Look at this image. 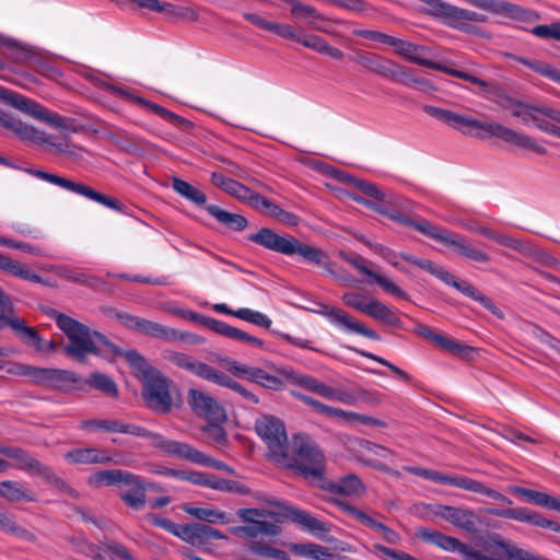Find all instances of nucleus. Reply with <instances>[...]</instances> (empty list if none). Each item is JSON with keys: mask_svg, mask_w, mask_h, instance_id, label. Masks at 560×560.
<instances>
[{"mask_svg": "<svg viewBox=\"0 0 560 560\" xmlns=\"http://www.w3.org/2000/svg\"><path fill=\"white\" fill-rule=\"evenodd\" d=\"M423 112L466 136L479 139L494 137L506 143L514 144L537 154H545L547 152L546 148L536 142L534 138L517 132L500 122L482 121L471 116L433 105H424Z\"/></svg>", "mask_w": 560, "mask_h": 560, "instance_id": "nucleus-1", "label": "nucleus"}, {"mask_svg": "<svg viewBox=\"0 0 560 560\" xmlns=\"http://www.w3.org/2000/svg\"><path fill=\"white\" fill-rule=\"evenodd\" d=\"M54 318L58 328L69 340V343L65 347L67 355L82 362L88 354H120L118 347L112 343L104 335L91 329L77 319L57 312L54 314Z\"/></svg>", "mask_w": 560, "mask_h": 560, "instance_id": "nucleus-2", "label": "nucleus"}, {"mask_svg": "<svg viewBox=\"0 0 560 560\" xmlns=\"http://www.w3.org/2000/svg\"><path fill=\"white\" fill-rule=\"evenodd\" d=\"M378 211L383 214H386L390 220L412 228L427 237L442 243L443 245L452 248L456 253L471 260L478 262L490 261V255L483 249L472 246L466 238L462 237L460 235L433 224L425 219L415 220L400 213L399 211H388L387 209H378Z\"/></svg>", "mask_w": 560, "mask_h": 560, "instance_id": "nucleus-3", "label": "nucleus"}, {"mask_svg": "<svg viewBox=\"0 0 560 560\" xmlns=\"http://www.w3.org/2000/svg\"><path fill=\"white\" fill-rule=\"evenodd\" d=\"M248 241L276 253L292 256L300 255L304 260L330 270L328 255L320 248L301 243L293 236H282L268 228L248 235Z\"/></svg>", "mask_w": 560, "mask_h": 560, "instance_id": "nucleus-4", "label": "nucleus"}, {"mask_svg": "<svg viewBox=\"0 0 560 560\" xmlns=\"http://www.w3.org/2000/svg\"><path fill=\"white\" fill-rule=\"evenodd\" d=\"M285 459L278 464L294 468L306 479H322L326 469V459L318 445L306 435H294L290 448L285 450Z\"/></svg>", "mask_w": 560, "mask_h": 560, "instance_id": "nucleus-5", "label": "nucleus"}, {"mask_svg": "<svg viewBox=\"0 0 560 560\" xmlns=\"http://www.w3.org/2000/svg\"><path fill=\"white\" fill-rule=\"evenodd\" d=\"M92 487L117 486L120 488L119 498L133 510H141L147 504V486L143 479L127 470L107 469L93 474L89 478Z\"/></svg>", "mask_w": 560, "mask_h": 560, "instance_id": "nucleus-6", "label": "nucleus"}, {"mask_svg": "<svg viewBox=\"0 0 560 560\" xmlns=\"http://www.w3.org/2000/svg\"><path fill=\"white\" fill-rule=\"evenodd\" d=\"M425 7L422 12L434 18L444 25L471 33L469 23H486L488 18L485 14L453 5L443 0H420Z\"/></svg>", "mask_w": 560, "mask_h": 560, "instance_id": "nucleus-7", "label": "nucleus"}, {"mask_svg": "<svg viewBox=\"0 0 560 560\" xmlns=\"http://www.w3.org/2000/svg\"><path fill=\"white\" fill-rule=\"evenodd\" d=\"M0 100L5 101L20 112L28 115L30 117L38 121L45 122L49 127L55 128L59 131H77V128L73 127L69 122V119H67L66 117H62L58 113L49 110L45 106L28 97H25L2 86H0Z\"/></svg>", "mask_w": 560, "mask_h": 560, "instance_id": "nucleus-8", "label": "nucleus"}, {"mask_svg": "<svg viewBox=\"0 0 560 560\" xmlns=\"http://www.w3.org/2000/svg\"><path fill=\"white\" fill-rule=\"evenodd\" d=\"M0 125L12 131L21 141L34 143L38 145L48 144L52 147L57 152L69 155L74 154V145L68 141L56 142L54 138L47 135L45 131L37 129L36 127L22 121L14 114L0 108Z\"/></svg>", "mask_w": 560, "mask_h": 560, "instance_id": "nucleus-9", "label": "nucleus"}, {"mask_svg": "<svg viewBox=\"0 0 560 560\" xmlns=\"http://www.w3.org/2000/svg\"><path fill=\"white\" fill-rule=\"evenodd\" d=\"M341 300L346 306L361 312L375 320L390 327H401L398 312L376 299L355 291H350L343 293Z\"/></svg>", "mask_w": 560, "mask_h": 560, "instance_id": "nucleus-10", "label": "nucleus"}, {"mask_svg": "<svg viewBox=\"0 0 560 560\" xmlns=\"http://www.w3.org/2000/svg\"><path fill=\"white\" fill-rule=\"evenodd\" d=\"M26 172L38 179H42L51 185L58 186L67 191L72 192V194L82 196L89 200L101 203L112 210H116V211L121 210L119 202L115 198L100 194L96 190H94L92 187H90L83 183L74 182L69 178L59 176L57 174L48 173V172H45L42 170L28 168V170H26Z\"/></svg>", "mask_w": 560, "mask_h": 560, "instance_id": "nucleus-11", "label": "nucleus"}, {"mask_svg": "<svg viewBox=\"0 0 560 560\" xmlns=\"http://www.w3.org/2000/svg\"><path fill=\"white\" fill-rule=\"evenodd\" d=\"M255 430L267 444L270 457L277 463L285 459V450L290 448L283 422L273 416H262L255 422Z\"/></svg>", "mask_w": 560, "mask_h": 560, "instance_id": "nucleus-12", "label": "nucleus"}, {"mask_svg": "<svg viewBox=\"0 0 560 560\" xmlns=\"http://www.w3.org/2000/svg\"><path fill=\"white\" fill-rule=\"evenodd\" d=\"M0 453L13 460L10 467L23 470L30 476H38L58 488L67 487L65 481L50 467L40 463L23 448L5 446L0 447Z\"/></svg>", "mask_w": 560, "mask_h": 560, "instance_id": "nucleus-13", "label": "nucleus"}, {"mask_svg": "<svg viewBox=\"0 0 560 560\" xmlns=\"http://www.w3.org/2000/svg\"><path fill=\"white\" fill-rule=\"evenodd\" d=\"M143 399L147 406L158 413H166L172 407L170 382L158 370L143 380Z\"/></svg>", "mask_w": 560, "mask_h": 560, "instance_id": "nucleus-14", "label": "nucleus"}, {"mask_svg": "<svg viewBox=\"0 0 560 560\" xmlns=\"http://www.w3.org/2000/svg\"><path fill=\"white\" fill-rule=\"evenodd\" d=\"M465 2L522 24H534L540 20V15L533 10L522 8L505 0H464Z\"/></svg>", "mask_w": 560, "mask_h": 560, "instance_id": "nucleus-15", "label": "nucleus"}, {"mask_svg": "<svg viewBox=\"0 0 560 560\" xmlns=\"http://www.w3.org/2000/svg\"><path fill=\"white\" fill-rule=\"evenodd\" d=\"M418 537L423 541L432 544L448 552H458L464 557L465 560H499L497 558H488V555H482L479 551L474 550L459 539L444 535L443 533L431 529L421 528L418 530Z\"/></svg>", "mask_w": 560, "mask_h": 560, "instance_id": "nucleus-16", "label": "nucleus"}, {"mask_svg": "<svg viewBox=\"0 0 560 560\" xmlns=\"http://www.w3.org/2000/svg\"><path fill=\"white\" fill-rule=\"evenodd\" d=\"M429 512L433 516L440 517L469 534H474L478 530V525L480 523L479 516L470 509L445 504H432L429 505Z\"/></svg>", "mask_w": 560, "mask_h": 560, "instance_id": "nucleus-17", "label": "nucleus"}, {"mask_svg": "<svg viewBox=\"0 0 560 560\" xmlns=\"http://www.w3.org/2000/svg\"><path fill=\"white\" fill-rule=\"evenodd\" d=\"M317 313L328 319L330 324L347 332H353L372 340L381 339L378 332L366 327L364 323L355 319L342 308L322 305Z\"/></svg>", "mask_w": 560, "mask_h": 560, "instance_id": "nucleus-18", "label": "nucleus"}, {"mask_svg": "<svg viewBox=\"0 0 560 560\" xmlns=\"http://www.w3.org/2000/svg\"><path fill=\"white\" fill-rule=\"evenodd\" d=\"M444 220L448 221V222L456 223L469 232L482 235L491 241H494L499 245L514 249L518 253H525L527 250V247L520 238H516V237L505 234V233H500L493 229L482 225L475 219L455 220V219L444 218Z\"/></svg>", "mask_w": 560, "mask_h": 560, "instance_id": "nucleus-19", "label": "nucleus"}, {"mask_svg": "<svg viewBox=\"0 0 560 560\" xmlns=\"http://www.w3.org/2000/svg\"><path fill=\"white\" fill-rule=\"evenodd\" d=\"M187 398L194 412L208 422H224L226 420L224 408L213 397L202 390L190 388Z\"/></svg>", "mask_w": 560, "mask_h": 560, "instance_id": "nucleus-20", "label": "nucleus"}, {"mask_svg": "<svg viewBox=\"0 0 560 560\" xmlns=\"http://www.w3.org/2000/svg\"><path fill=\"white\" fill-rule=\"evenodd\" d=\"M482 548L488 553V558H497L499 560H504L505 558L512 560H548L509 544L499 535L490 536L482 544Z\"/></svg>", "mask_w": 560, "mask_h": 560, "instance_id": "nucleus-21", "label": "nucleus"}, {"mask_svg": "<svg viewBox=\"0 0 560 560\" xmlns=\"http://www.w3.org/2000/svg\"><path fill=\"white\" fill-rule=\"evenodd\" d=\"M487 512L490 515H494L498 517L510 518L522 523H528L541 528H549L553 532L560 533V524L548 518H545L540 514L530 511L526 508H515V509H497L491 508L488 509Z\"/></svg>", "mask_w": 560, "mask_h": 560, "instance_id": "nucleus-22", "label": "nucleus"}, {"mask_svg": "<svg viewBox=\"0 0 560 560\" xmlns=\"http://www.w3.org/2000/svg\"><path fill=\"white\" fill-rule=\"evenodd\" d=\"M163 358L178 369L185 370L207 381H211L215 372L214 368L205 362L198 361L196 358L188 353L174 350H165L163 352Z\"/></svg>", "mask_w": 560, "mask_h": 560, "instance_id": "nucleus-23", "label": "nucleus"}, {"mask_svg": "<svg viewBox=\"0 0 560 560\" xmlns=\"http://www.w3.org/2000/svg\"><path fill=\"white\" fill-rule=\"evenodd\" d=\"M35 384L51 389L68 390L80 381V377L68 370L38 368Z\"/></svg>", "mask_w": 560, "mask_h": 560, "instance_id": "nucleus-24", "label": "nucleus"}, {"mask_svg": "<svg viewBox=\"0 0 560 560\" xmlns=\"http://www.w3.org/2000/svg\"><path fill=\"white\" fill-rule=\"evenodd\" d=\"M119 433L149 439L151 441V444L154 447L160 448L162 452H164L165 454H167L172 457H175L177 450L179 447V444H180L179 441L168 440L165 436H163L159 433H153L143 427H140V425H137L133 423L122 422V421L120 423V432Z\"/></svg>", "mask_w": 560, "mask_h": 560, "instance_id": "nucleus-25", "label": "nucleus"}, {"mask_svg": "<svg viewBox=\"0 0 560 560\" xmlns=\"http://www.w3.org/2000/svg\"><path fill=\"white\" fill-rule=\"evenodd\" d=\"M340 508L349 516L355 518L357 521L368 526L369 528L377 532L385 542L389 545H398L400 542L401 538L398 533H396L394 529L389 528L385 524L369 516L363 511L347 503H341Z\"/></svg>", "mask_w": 560, "mask_h": 560, "instance_id": "nucleus-26", "label": "nucleus"}, {"mask_svg": "<svg viewBox=\"0 0 560 560\" xmlns=\"http://www.w3.org/2000/svg\"><path fill=\"white\" fill-rule=\"evenodd\" d=\"M7 327H10L22 340L35 347L38 352H51L56 349L54 341H44L34 328L25 325V322L16 315L15 311Z\"/></svg>", "mask_w": 560, "mask_h": 560, "instance_id": "nucleus-27", "label": "nucleus"}, {"mask_svg": "<svg viewBox=\"0 0 560 560\" xmlns=\"http://www.w3.org/2000/svg\"><path fill=\"white\" fill-rule=\"evenodd\" d=\"M65 459L72 465H93V464H122L114 459L109 452L97 447H83L69 451L65 454Z\"/></svg>", "mask_w": 560, "mask_h": 560, "instance_id": "nucleus-28", "label": "nucleus"}, {"mask_svg": "<svg viewBox=\"0 0 560 560\" xmlns=\"http://www.w3.org/2000/svg\"><path fill=\"white\" fill-rule=\"evenodd\" d=\"M340 256L351 264L358 271L361 273L370 277L374 282H376L384 291L393 294L396 298L408 300V294L406 291L400 289L398 285H396L394 282L388 280L387 278L373 272L370 268L365 266L366 260L361 256L355 257H349L345 255L343 253H340Z\"/></svg>", "mask_w": 560, "mask_h": 560, "instance_id": "nucleus-29", "label": "nucleus"}, {"mask_svg": "<svg viewBox=\"0 0 560 560\" xmlns=\"http://www.w3.org/2000/svg\"><path fill=\"white\" fill-rule=\"evenodd\" d=\"M291 35L292 37H287L289 40L296 42L303 45L306 48L315 50L319 54H324L329 56L332 59L340 60L343 58V52L331 45L328 42L315 34H299L295 32L294 27L291 25Z\"/></svg>", "mask_w": 560, "mask_h": 560, "instance_id": "nucleus-30", "label": "nucleus"}, {"mask_svg": "<svg viewBox=\"0 0 560 560\" xmlns=\"http://www.w3.org/2000/svg\"><path fill=\"white\" fill-rule=\"evenodd\" d=\"M415 331L418 335L422 336L423 338L431 340L432 342L435 343V346H438L442 350L450 352L451 354L465 358L468 357L469 353L472 351L471 347L462 345L443 335H440L425 325H418L415 328Z\"/></svg>", "mask_w": 560, "mask_h": 560, "instance_id": "nucleus-31", "label": "nucleus"}, {"mask_svg": "<svg viewBox=\"0 0 560 560\" xmlns=\"http://www.w3.org/2000/svg\"><path fill=\"white\" fill-rule=\"evenodd\" d=\"M283 516L289 517L294 523L299 524L306 530H308L311 534L315 535L316 537L320 539H325V537L329 533V527L326 523L319 521L318 518L312 516L305 511L287 506L284 508V512L282 513Z\"/></svg>", "mask_w": 560, "mask_h": 560, "instance_id": "nucleus-32", "label": "nucleus"}, {"mask_svg": "<svg viewBox=\"0 0 560 560\" xmlns=\"http://www.w3.org/2000/svg\"><path fill=\"white\" fill-rule=\"evenodd\" d=\"M390 47H393L397 55L417 65L432 68V65L434 63V61L427 58L429 50L425 46L395 37Z\"/></svg>", "mask_w": 560, "mask_h": 560, "instance_id": "nucleus-33", "label": "nucleus"}, {"mask_svg": "<svg viewBox=\"0 0 560 560\" xmlns=\"http://www.w3.org/2000/svg\"><path fill=\"white\" fill-rule=\"evenodd\" d=\"M503 107L510 112L512 117L520 118L522 124L534 127H536L539 116H544V109L548 108V106L530 105L511 98Z\"/></svg>", "mask_w": 560, "mask_h": 560, "instance_id": "nucleus-34", "label": "nucleus"}, {"mask_svg": "<svg viewBox=\"0 0 560 560\" xmlns=\"http://www.w3.org/2000/svg\"><path fill=\"white\" fill-rule=\"evenodd\" d=\"M175 458L187 460L194 464L207 466V467H213L219 470H226L230 471V468L228 465L223 462L215 460L205 453L196 450L191 445L187 443L180 442L179 447L177 450V453L175 455Z\"/></svg>", "mask_w": 560, "mask_h": 560, "instance_id": "nucleus-35", "label": "nucleus"}, {"mask_svg": "<svg viewBox=\"0 0 560 560\" xmlns=\"http://www.w3.org/2000/svg\"><path fill=\"white\" fill-rule=\"evenodd\" d=\"M0 270L3 272L30 281L32 283H42L43 279L25 265L12 259L8 255L0 253Z\"/></svg>", "mask_w": 560, "mask_h": 560, "instance_id": "nucleus-36", "label": "nucleus"}, {"mask_svg": "<svg viewBox=\"0 0 560 560\" xmlns=\"http://www.w3.org/2000/svg\"><path fill=\"white\" fill-rule=\"evenodd\" d=\"M117 318L120 320V323L126 326L127 328H131L137 330L138 332L152 337L158 338L160 327L162 324L141 318L128 313H117Z\"/></svg>", "mask_w": 560, "mask_h": 560, "instance_id": "nucleus-37", "label": "nucleus"}, {"mask_svg": "<svg viewBox=\"0 0 560 560\" xmlns=\"http://www.w3.org/2000/svg\"><path fill=\"white\" fill-rule=\"evenodd\" d=\"M206 210L218 222L225 225L230 230L244 231L248 225V221L245 217L229 212L217 205H209L206 207Z\"/></svg>", "mask_w": 560, "mask_h": 560, "instance_id": "nucleus-38", "label": "nucleus"}, {"mask_svg": "<svg viewBox=\"0 0 560 560\" xmlns=\"http://www.w3.org/2000/svg\"><path fill=\"white\" fill-rule=\"evenodd\" d=\"M0 497L10 502H34L35 494L20 481L4 480L0 482Z\"/></svg>", "mask_w": 560, "mask_h": 560, "instance_id": "nucleus-39", "label": "nucleus"}, {"mask_svg": "<svg viewBox=\"0 0 560 560\" xmlns=\"http://www.w3.org/2000/svg\"><path fill=\"white\" fill-rule=\"evenodd\" d=\"M362 63L365 67H368L372 72L394 81H396L397 77L400 74V65L392 60L383 59L377 56L364 58Z\"/></svg>", "mask_w": 560, "mask_h": 560, "instance_id": "nucleus-40", "label": "nucleus"}, {"mask_svg": "<svg viewBox=\"0 0 560 560\" xmlns=\"http://www.w3.org/2000/svg\"><path fill=\"white\" fill-rule=\"evenodd\" d=\"M291 550L299 557L314 560H335L337 558V555L332 553L329 548L313 542L294 544Z\"/></svg>", "mask_w": 560, "mask_h": 560, "instance_id": "nucleus-41", "label": "nucleus"}, {"mask_svg": "<svg viewBox=\"0 0 560 560\" xmlns=\"http://www.w3.org/2000/svg\"><path fill=\"white\" fill-rule=\"evenodd\" d=\"M243 16L253 25L261 30L275 33L284 39H287V37H292L290 24L269 21L255 13H244Z\"/></svg>", "mask_w": 560, "mask_h": 560, "instance_id": "nucleus-42", "label": "nucleus"}, {"mask_svg": "<svg viewBox=\"0 0 560 560\" xmlns=\"http://www.w3.org/2000/svg\"><path fill=\"white\" fill-rule=\"evenodd\" d=\"M360 446L362 448V452L370 456L368 459L364 460L365 464L383 471L387 470V468L383 464L372 458V456L392 460L394 456V452L392 450L366 440L361 441Z\"/></svg>", "mask_w": 560, "mask_h": 560, "instance_id": "nucleus-43", "label": "nucleus"}, {"mask_svg": "<svg viewBox=\"0 0 560 560\" xmlns=\"http://www.w3.org/2000/svg\"><path fill=\"white\" fill-rule=\"evenodd\" d=\"M330 490L339 494L359 497L365 492V487L357 475L349 474L334 482Z\"/></svg>", "mask_w": 560, "mask_h": 560, "instance_id": "nucleus-44", "label": "nucleus"}, {"mask_svg": "<svg viewBox=\"0 0 560 560\" xmlns=\"http://www.w3.org/2000/svg\"><path fill=\"white\" fill-rule=\"evenodd\" d=\"M172 187L180 197L197 206H205L207 202L206 194L184 179L174 177L172 180Z\"/></svg>", "mask_w": 560, "mask_h": 560, "instance_id": "nucleus-45", "label": "nucleus"}, {"mask_svg": "<svg viewBox=\"0 0 560 560\" xmlns=\"http://www.w3.org/2000/svg\"><path fill=\"white\" fill-rule=\"evenodd\" d=\"M237 515L245 523H252L254 525L266 527L267 525H277L275 513L265 509H240Z\"/></svg>", "mask_w": 560, "mask_h": 560, "instance_id": "nucleus-46", "label": "nucleus"}, {"mask_svg": "<svg viewBox=\"0 0 560 560\" xmlns=\"http://www.w3.org/2000/svg\"><path fill=\"white\" fill-rule=\"evenodd\" d=\"M210 382L232 389L233 392L237 393L240 396H242L249 402L258 404L259 401L258 397L255 394H253L250 390L246 389L242 384L237 383L228 374L219 370H215Z\"/></svg>", "mask_w": 560, "mask_h": 560, "instance_id": "nucleus-47", "label": "nucleus"}, {"mask_svg": "<svg viewBox=\"0 0 560 560\" xmlns=\"http://www.w3.org/2000/svg\"><path fill=\"white\" fill-rule=\"evenodd\" d=\"M120 423V420L114 418H94L81 421L79 428L92 432L119 433Z\"/></svg>", "mask_w": 560, "mask_h": 560, "instance_id": "nucleus-48", "label": "nucleus"}, {"mask_svg": "<svg viewBox=\"0 0 560 560\" xmlns=\"http://www.w3.org/2000/svg\"><path fill=\"white\" fill-rule=\"evenodd\" d=\"M85 383L91 386L92 388H95L103 393L106 396L117 398L118 397V387L115 383V381L101 372H93L90 374L89 378L85 381Z\"/></svg>", "mask_w": 560, "mask_h": 560, "instance_id": "nucleus-49", "label": "nucleus"}, {"mask_svg": "<svg viewBox=\"0 0 560 560\" xmlns=\"http://www.w3.org/2000/svg\"><path fill=\"white\" fill-rule=\"evenodd\" d=\"M279 533V525H267L266 527H260L252 523H247L244 526H238L234 528V534L243 538L252 539V541L258 535L277 536Z\"/></svg>", "mask_w": 560, "mask_h": 560, "instance_id": "nucleus-50", "label": "nucleus"}, {"mask_svg": "<svg viewBox=\"0 0 560 560\" xmlns=\"http://www.w3.org/2000/svg\"><path fill=\"white\" fill-rule=\"evenodd\" d=\"M101 559L95 560H136L128 549L119 542L98 545Z\"/></svg>", "mask_w": 560, "mask_h": 560, "instance_id": "nucleus-51", "label": "nucleus"}, {"mask_svg": "<svg viewBox=\"0 0 560 560\" xmlns=\"http://www.w3.org/2000/svg\"><path fill=\"white\" fill-rule=\"evenodd\" d=\"M184 511L190 516L208 523H226V514L217 509L189 506L184 508Z\"/></svg>", "mask_w": 560, "mask_h": 560, "instance_id": "nucleus-52", "label": "nucleus"}, {"mask_svg": "<svg viewBox=\"0 0 560 560\" xmlns=\"http://www.w3.org/2000/svg\"><path fill=\"white\" fill-rule=\"evenodd\" d=\"M234 317L262 328H269L272 324L271 319L266 314L247 307L235 310Z\"/></svg>", "mask_w": 560, "mask_h": 560, "instance_id": "nucleus-53", "label": "nucleus"}, {"mask_svg": "<svg viewBox=\"0 0 560 560\" xmlns=\"http://www.w3.org/2000/svg\"><path fill=\"white\" fill-rule=\"evenodd\" d=\"M248 549L252 553L259 557L273 558L279 560H287L289 558L284 550L273 548L269 544L260 540L250 541Z\"/></svg>", "mask_w": 560, "mask_h": 560, "instance_id": "nucleus-54", "label": "nucleus"}, {"mask_svg": "<svg viewBox=\"0 0 560 560\" xmlns=\"http://www.w3.org/2000/svg\"><path fill=\"white\" fill-rule=\"evenodd\" d=\"M0 45L5 46L11 50L13 55V60L15 62H23L26 60H32L35 56L34 51L27 47L22 46L16 43L14 39L9 38L0 34Z\"/></svg>", "mask_w": 560, "mask_h": 560, "instance_id": "nucleus-55", "label": "nucleus"}, {"mask_svg": "<svg viewBox=\"0 0 560 560\" xmlns=\"http://www.w3.org/2000/svg\"><path fill=\"white\" fill-rule=\"evenodd\" d=\"M522 65L528 67L529 69L534 70L535 72L541 74L542 77H546L553 82H557L560 84V70L557 68H553L551 65L540 61H533L525 58H518L517 59Z\"/></svg>", "mask_w": 560, "mask_h": 560, "instance_id": "nucleus-56", "label": "nucleus"}, {"mask_svg": "<svg viewBox=\"0 0 560 560\" xmlns=\"http://www.w3.org/2000/svg\"><path fill=\"white\" fill-rule=\"evenodd\" d=\"M293 383L322 397L325 396L328 386L319 380L306 374L294 375Z\"/></svg>", "mask_w": 560, "mask_h": 560, "instance_id": "nucleus-57", "label": "nucleus"}, {"mask_svg": "<svg viewBox=\"0 0 560 560\" xmlns=\"http://www.w3.org/2000/svg\"><path fill=\"white\" fill-rule=\"evenodd\" d=\"M175 536L191 545H201V524L178 525Z\"/></svg>", "mask_w": 560, "mask_h": 560, "instance_id": "nucleus-58", "label": "nucleus"}, {"mask_svg": "<svg viewBox=\"0 0 560 560\" xmlns=\"http://www.w3.org/2000/svg\"><path fill=\"white\" fill-rule=\"evenodd\" d=\"M432 69H435V70H439V71H442V72H445V73H448L451 75H454V77H457V78H460L465 81H468L475 85H478L480 86L481 89H487L488 88V82H486L485 80L482 79H479L468 72H465V71H460V70H457V69H454V68H450L447 66H444L440 62H435L432 65Z\"/></svg>", "mask_w": 560, "mask_h": 560, "instance_id": "nucleus-59", "label": "nucleus"}, {"mask_svg": "<svg viewBox=\"0 0 560 560\" xmlns=\"http://www.w3.org/2000/svg\"><path fill=\"white\" fill-rule=\"evenodd\" d=\"M346 179L349 180L350 183H352L363 194H365L366 196H369L375 200L382 201V200L387 199V192L382 191L376 185H374L370 182L353 178L350 176H347Z\"/></svg>", "mask_w": 560, "mask_h": 560, "instance_id": "nucleus-60", "label": "nucleus"}, {"mask_svg": "<svg viewBox=\"0 0 560 560\" xmlns=\"http://www.w3.org/2000/svg\"><path fill=\"white\" fill-rule=\"evenodd\" d=\"M248 380L268 388H278L281 384V381L277 376L258 368L248 371Z\"/></svg>", "mask_w": 560, "mask_h": 560, "instance_id": "nucleus-61", "label": "nucleus"}, {"mask_svg": "<svg viewBox=\"0 0 560 560\" xmlns=\"http://www.w3.org/2000/svg\"><path fill=\"white\" fill-rule=\"evenodd\" d=\"M69 541L74 551L91 557L93 560L101 559L98 545L86 541L83 537H70Z\"/></svg>", "mask_w": 560, "mask_h": 560, "instance_id": "nucleus-62", "label": "nucleus"}, {"mask_svg": "<svg viewBox=\"0 0 560 560\" xmlns=\"http://www.w3.org/2000/svg\"><path fill=\"white\" fill-rule=\"evenodd\" d=\"M529 32L541 39H553L560 42V22L537 25L530 28Z\"/></svg>", "mask_w": 560, "mask_h": 560, "instance_id": "nucleus-63", "label": "nucleus"}, {"mask_svg": "<svg viewBox=\"0 0 560 560\" xmlns=\"http://www.w3.org/2000/svg\"><path fill=\"white\" fill-rule=\"evenodd\" d=\"M266 215H269L271 218L277 219L278 221L288 224L293 225L296 223V217L283 209H281L278 205H276L273 201H269L267 205L265 211L262 212Z\"/></svg>", "mask_w": 560, "mask_h": 560, "instance_id": "nucleus-64", "label": "nucleus"}]
</instances>
